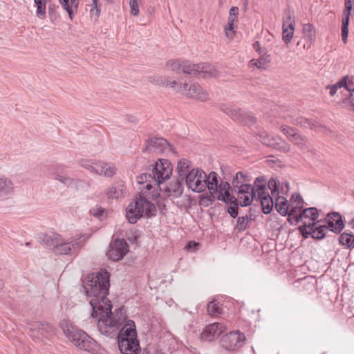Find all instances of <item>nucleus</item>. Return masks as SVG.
<instances>
[{"mask_svg":"<svg viewBox=\"0 0 354 354\" xmlns=\"http://www.w3.org/2000/svg\"><path fill=\"white\" fill-rule=\"evenodd\" d=\"M110 274L106 271L91 273L82 280L80 291H84L87 297H93L90 301L92 307V317H97L99 308L104 302L110 303L107 298L110 288Z\"/></svg>","mask_w":354,"mask_h":354,"instance_id":"obj_1","label":"nucleus"},{"mask_svg":"<svg viewBox=\"0 0 354 354\" xmlns=\"http://www.w3.org/2000/svg\"><path fill=\"white\" fill-rule=\"evenodd\" d=\"M111 302H104L99 308L97 328L101 334L110 337H115L117 331L122 327L127 316L123 307L112 312Z\"/></svg>","mask_w":354,"mask_h":354,"instance_id":"obj_2","label":"nucleus"},{"mask_svg":"<svg viewBox=\"0 0 354 354\" xmlns=\"http://www.w3.org/2000/svg\"><path fill=\"white\" fill-rule=\"evenodd\" d=\"M115 337L117 338L118 348L122 354H138L140 352L136 327L133 320H127L117 331Z\"/></svg>","mask_w":354,"mask_h":354,"instance_id":"obj_3","label":"nucleus"},{"mask_svg":"<svg viewBox=\"0 0 354 354\" xmlns=\"http://www.w3.org/2000/svg\"><path fill=\"white\" fill-rule=\"evenodd\" d=\"M63 330L64 335L76 347L88 352H93L96 350V341L82 329L67 326Z\"/></svg>","mask_w":354,"mask_h":354,"instance_id":"obj_4","label":"nucleus"},{"mask_svg":"<svg viewBox=\"0 0 354 354\" xmlns=\"http://www.w3.org/2000/svg\"><path fill=\"white\" fill-rule=\"evenodd\" d=\"M182 73L194 77H216L218 72L215 67L207 63L194 64L188 60H184Z\"/></svg>","mask_w":354,"mask_h":354,"instance_id":"obj_5","label":"nucleus"},{"mask_svg":"<svg viewBox=\"0 0 354 354\" xmlns=\"http://www.w3.org/2000/svg\"><path fill=\"white\" fill-rule=\"evenodd\" d=\"M86 238L83 235L78 236L76 238H71L70 241H64L60 237L58 244L55 250L57 254H73L79 251L84 245Z\"/></svg>","mask_w":354,"mask_h":354,"instance_id":"obj_6","label":"nucleus"},{"mask_svg":"<svg viewBox=\"0 0 354 354\" xmlns=\"http://www.w3.org/2000/svg\"><path fill=\"white\" fill-rule=\"evenodd\" d=\"M205 172L199 168L192 169L184 177L187 187L194 192L201 193L205 191L204 180Z\"/></svg>","mask_w":354,"mask_h":354,"instance_id":"obj_7","label":"nucleus"},{"mask_svg":"<svg viewBox=\"0 0 354 354\" xmlns=\"http://www.w3.org/2000/svg\"><path fill=\"white\" fill-rule=\"evenodd\" d=\"M81 165L91 172L105 177H112L116 174V168L112 163L82 160Z\"/></svg>","mask_w":354,"mask_h":354,"instance_id":"obj_8","label":"nucleus"},{"mask_svg":"<svg viewBox=\"0 0 354 354\" xmlns=\"http://www.w3.org/2000/svg\"><path fill=\"white\" fill-rule=\"evenodd\" d=\"M152 167V173L156 179V186L160 187L161 183L170 178L173 170L172 165L167 159H159Z\"/></svg>","mask_w":354,"mask_h":354,"instance_id":"obj_9","label":"nucleus"},{"mask_svg":"<svg viewBox=\"0 0 354 354\" xmlns=\"http://www.w3.org/2000/svg\"><path fill=\"white\" fill-rule=\"evenodd\" d=\"M245 335L240 331H232L223 335L221 343L223 348L227 351H234L245 344Z\"/></svg>","mask_w":354,"mask_h":354,"instance_id":"obj_10","label":"nucleus"},{"mask_svg":"<svg viewBox=\"0 0 354 354\" xmlns=\"http://www.w3.org/2000/svg\"><path fill=\"white\" fill-rule=\"evenodd\" d=\"M221 109L233 120L243 124L250 125L256 122V118L252 114L245 112L241 109H235L224 105Z\"/></svg>","mask_w":354,"mask_h":354,"instance_id":"obj_11","label":"nucleus"},{"mask_svg":"<svg viewBox=\"0 0 354 354\" xmlns=\"http://www.w3.org/2000/svg\"><path fill=\"white\" fill-rule=\"evenodd\" d=\"M318 223H325L328 230L337 234H340L345 227L342 215L337 212H330L326 216L317 221Z\"/></svg>","mask_w":354,"mask_h":354,"instance_id":"obj_12","label":"nucleus"},{"mask_svg":"<svg viewBox=\"0 0 354 354\" xmlns=\"http://www.w3.org/2000/svg\"><path fill=\"white\" fill-rule=\"evenodd\" d=\"M128 252L129 245L127 241L123 239H117L111 242L106 255L112 261H118L122 259Z\"/></svg>","mask_w":354,"mask_h":354,"instance_id":"obj_13","label":"nucleus"},{"mask_svg":"<svg viewBox=\"0 0 354 354\" xmlns=\"http://www.w3.org/2000/svg\"><path fill=\"white\" fill-rule=\"evenodd\" d=\"M172 146L163 138L153 137L145 140V146L142 152L163 153L172 151Z\"/></svg>","mask_w":354,"mask_h":354,"instance_id":"obj_14","label":"nucleus"},{"mask_svg":"<svg viewBox=\"0 0 354 354\" xmlns=\"http://www.w3.org/2000/svg\"><path fill=\"white\" fill-rule=\"evenodd\" d=\"M258 140L263 145L272 147L282 152H288L290 150L289 144L280 138L270 136L266 132H259L257 134Z\"/></svg>","mask_w":354,"mask_h":354,"instance_id":"obj_15","label":"nucleus"},{"mask_svg":"<svg viewBox=\"0 0 354 354\" xmlns=\"http://www.w3.org/2000/svg\"><path fill=\"white\" fill-rule=\"evenodd\" d=\"M29 329L32 333V337L39 338V335L44 337L53 336L56 333V328L51 324L46 322H35L29 324Z\"/></svg>","mask_w":354,"mask_h":354,"instance_id":"obj_16","label":"nucleus"},{"mask_svg":"<svg viewBox=\"0 0 354 354\" xmlns=\"http://www.w3.org/2000/svg\"><path fill=\"white\" fill-rule=\"evenodd\" d=\"M144 215V207L138 195L129 203L126 209V217L129 223H136Z\"/></svg>","mask_w":354,"mask_h":354,"instance_id":"obj_17","label":"nucleus"},{"mask_svg":"<svg viewBox=\"0 0 354 354\" xmlns=\"http://www.w3.org/2000/svg\"><path fill=\"white\" fill-rule=\"evenodd\" d=\"M225 330L226 327L222 323L215 322L207 326L201 337L202 339L210 342L218 337Z\"/></svg>","mask_w":354,"mask_h":354,"instance_id":"obj_18","label":"nucleus"},{"mask_svg":"<svg viewBox=\"0 0 354 354\" xmlns=\"http://www.w3.org/2000/svg\"><path fill=\"white\" fill-rule=\"evenodd\" d=\"M183 90H187V95L191 97L196 98L202 102L209 99V95L198 84H193L192 86L186 82L183 84Z\"/></svg>","mask_w":354,"mask_h":354,"instance_id":"obj_19","label":"nucleus"},{"mask_svg":"<svg viewBox=\"0 0 354 354\" xmlns=\"http://www.w3.org/2000/svg\"><path fill=\"white\" fill-rule=\"evenodd\" d=\"M184 179L179 178L174 182H171L169 186H166L164 189L158 187L160 192L165 193L167 197L173 195L175 198L180 197L183 192V186L182 185Z\"/></svg>","mask_w":354,"mask_h":354,"instance_id":"obj_20","label":"nucleus"},{"mask_svg":"<svg viewBox=\"0 0 354 354\" xmlns=\"http://www.w3.org/2000/svg\"><path fill=\"white\" fill-rule=\"evenodd\" d=\"M125 191L126 187L124 183L122 182H117L106 189L105 195L106 198L109 200L118 199L124 196Z\"/></svg>","mask_w":354,"mask_h":354,"instance_id":"obj_21","label":"nucleus"},{"mask_svg":"<svg viewBox=\"0 0 354 354\" xmlns=\"http://www.w3.org/2000/svg\"><path fill=\"white\" fill-rule=\"evenodd\" d=\"M252 196L253 197L260 196L263 194H268L266 192V180L263 176L257 177L254 182L252 185Z\"/></svg>","mask_w":354,"mask_h":354,"instance_id":"obj_22","label":"nucleus"},{"mask_svg":"<svg viewBox=\"0 0 354 354\" xmlns=\"http://www.w3.org/2000/svg\"><path fill=\"white\" fill-rule=\"evenodd\" d=\"M257 201H260L262 211L265 214H270L273 209L274 201L268 193L257 196Z\"/></svg>","mask_w":354,"mask_h":354,"instance_id":"obj_23","label":"nucleus"},{"mask_svg":"<svg viewBox=\"0 0 354 354\" xmlns=\"http://www.w3.org/2000/svg\"><path fill=\"white\" fill-rule=\"evenodd\" d=\"M138 183L139 184L146 183V185L142 187V192H144L145 189L147 191H150L153 187V183L156 185V179L153 175V174H142L138 177Z\"/></svg>","mask_w":354,"mask_h":354,"instance_id":"obj_24","label":"nucleus"},{"mask_svg":"<svg viewBox=\"0 0 354 354\" xmlns=\"http://www.w3.org/2000/svg\"><path fill=\"white\" fill-rule=\"evenodd\" d=\"M39 239L46 247L50 248L55 252L60 239V236L57 234H53L52 236L46 234H42L39 236Z\"/></svg>","mask_w":354,"mask_h":354,"instance_id":"obj_25","label":"nucleus"},{"mask_svg":"<svg viewBox=\"0 0 354 354\" xmlns=\"http://www.w3.org/2000/svg\"><path fill=\"white\" fill-rule=\"evenodd\" d=\"M218 179L219 176L215 171H211L208 175L205 174V178L204 180L205 190L208 188L209 190L216 189L218 190Z\"/></svg>","mask_w":354,"mask_h":354,"instance_id":"obj_26","label":"nucleus"},{"mask_svg":"<svg viewBox=\"0 0 354 354\" xmlns=\"http://www.w3.org/2000/svg\"><path fill=\"white\" fill-rule=\"evenodd\" d=\"M138 196L142 201V205L144 207V214L147 218L156 216L157 209L153 203L149 201L142 193H138Z\"/></svg>","mask_w":354,"mask_h":354,"instance_id":"obj_27","label":"nucleus"},{"mask_svg":"<svg viewBox=\"0 0 354 354\" xmlns=\"http://www.w3.org/2000/svg\"><path fill=\"white\" fill-rule=\"evenodd\" d=\"M317 223H311V238L314 239H322L325 237L326 232L328 229V226L324 225H318Z\"/></svg>","mask_w":354,"mask_h":354,"instance_id":"obj_28","label":"nucleus"},{"mask_svg":"<svg viewBox=\"0 0 354 354\" xmlns=\"http://www.w3.org/2000/svg\"><path fill=\"white\" fill-rule=\"evenodd\" d=\"M13 192L12 182L7 178L0 177V196L11 194Z\"/></svg>","mask_w":354,"mask_h":354,"instance_id":"obj_29","label":"nucleus"},{"mask_svg":"<svg viewBox=\"0 0 354 354\" xmlns=\"http://www.w3.org/2000/svg\"><path fill=\"white\" fill-rule=\"evenodd\" d=\"M288 201L283 196H278L276 198L275 208L282 216H286L290 210Z\"/></svg>","mask_w":354,"mask_h":354,"instance_id":"obj_30","label":"nucleus"},{"mask_svg":"<svg viewBox=\"0 0 354 354\" xmlns=\"http://www.w3.org/2000/svg\"><path fill=\"white\" fill-rule=\"evenodd\" d=\"M251 180L252 178L247 172L238 171L232 180L233 189H236L238 185L250 183Z\"/></svg>","mask_w":354,"mask_h":354,"instance_id":"obj_31","label":"nucleus"},{"mask_svg":"<svg viewBox=\"0 0 354 354\" xmlns=\"http://www.w3.org/2000/svg\"><path fill=\"white\" fill-rule=\"evenodd\" d=\"M348 78V76H344L339 81L336 82L335 84H334L333 85L327 86L326 88L330 90V95L331 96H333L337 93L338 88L344 87L346 89H347L348 91H349L351 92V95H353L352 91L354 92V89L351 90L348 88V85H347Z\"/></svg>","mask_w":354,"mask_h":354,"instance_id":"obj_32","label":"nucleus"},{"mask_svg":"<svg viewBox=\"0 0 354 354\" xmlns=\"http://www.w3.org/2000/svg\"><path fill=\"white\" fill-rule=\"evenodd\" d=\"M339 243L346 248H354V234L352 233L343 232L338 238Z\"/></svg>","mask_w":354,"mask_h":354,"instance_id":"obj_33","label":"nucleus"},{"mask_svg":"<svg viewBox=\"0 0 354 354\" xmlns=\"http://www.w3.org/2000/svg\"><path fill=\"white\" fill-rule=\"evenodd\" d=\"M308 212H310V207L304 209L302 214L301 212L297 214V212H299L298 211L294 210V209H290V210L288 211V214H287L288 215V221L292 225H296L300 221V220L304 216H307L306 214Z\"/></svg>","mask_w":354,"mask_h":354,"instance_id":"obj_34","label":"nucleus"},{"mask_svg":"<svg viewBox=\"0 0 354 354\" xmlns=\"http://www.w3.org/2000/svg\"><path fill=\"white\" fill-rule=\"evenodd\" d=\"M190 162L186 159H182L178 162L177 171L179 178L184 179V177L187 175V173H189L191 171Z\"/></svg>","mask_w":354,"mask_h":354,"instance_id":"obj_35","label":"nucleus"},{"mask_svg":"<svg viewBox=\"0 0 354 354\" xmlns=\"http://www.w3.org/2000/svg\"><path fill=\"white\" fill-rule=\"evenodd\" d=\"M207 311L209 315L216 317L222 314L223 309L220 303L213 299L208 302Z\"/></svg>","mask_w":354,"mask_h":354,"instance_id":"obj_36","label":"nucleus"},{"mask_svg":"<svg viewBox=\"0 0 354 354\" xmlns=\"http://www.w3.org/2000/svg\"><path fill=\"white\" fill-rule=\"evenodd\" d=\"M271 62L270 55L259 56L258 59H252L250 61L251 66H254L257 68L264 69L266 66Z\"/></svg>","mask_w":354,"mask_h":354,"instance_id":"obj_37","label":"nucleus"},{"mask_svg":"<svg viewBox=\"0 0 354 354\" xmlns=\"http://www.w3.org/2000/svg\"><path fill=\"white\" fill-rule=\"evenodd\" d=\"M51 0H34L37 7L36 16L40 19L46 17V3Z\"/></svg>","mask_w":354,"mask_h":354,"instance_id":"obj_38","label":"nucleus"},{"mask_svg":"<svg viewBox=\"0 0 354 354\" xmlns=\"http://www.w3.org/2000/svg\"><path fill=\"white\" fill-rule=\"evenodd\" d=\"M291 207L294 210L298 211L299 212H302L304 207V201L302 197L299 194H294L290 199Z\"/></svg>","mask_w":354,"mask_h":354,"instance_id":"obj_39","label":"nucleus"},{"mask_svg":"<svg viewBox=\"0 0 354 354\" xmlns=\"http://www.w3.org/2000/svg\"><path fill=\"white\" fill-rule=\"evenodd\" d=\"M228 204L229 205L227 208V212L232 218H236L239 214V206H240L238 198L233 199V201L229 202Z\"/></svg>","mask_w":354,"mask_h":354,"instance_id":"obj_40","label":"nucleus"},{"mask_svg":"<svg viewBox=\"0 0 354 354\" xmlns=\"http://www.w3.org/2000/svg\"><path fill=\"white\" fill-rule=\"evenodd\" d=\"M349 19L350 17H342V30H341V36L342 40L344 44H346L348 41V24H349Z\"/></svg>","mask_w":354,"mask_h":354,"instance_id":"obj_41","label":"nucleus"},{"mask_svg":"<svg viewBox=\"0 0 354 354\" xmlns=\"http://www.w3.org/2000/svg\"><path fill=\"white\" fill-rule=\"evenodd\" d=\"M294 30L295 27L292 26V24L288 26L283 24V39L285 43L288 44L290 41L293 36Z\"/></svg>","mask_w":354,"mask_h":354,"instance_id":"obj_42","label":"nucleus"},{"mask_svg":"<svg viewBox=\"0 0 354 354\" xmlns=\"http://www.w3.org/2000/svg\"><path fill=\"white\" fill-rule=\"evenodd\" d=\"M249 220H252V216H248V215L244 216H240L237 218V224L236 229L239 232H243L246 230L248 225Z\"/></svg>","mask_w":354,"mask_h":354,"instance_id":"obj_43","label":"nucleus"},{"mask_svg":"<svg viewBox=\"0 0 354 354\" xmlns=\"http://www.w3.org/2000/svg\"><path fill=\"white\" fill-rule=\"evenodd\" d=\"M252 185L250 183L238 185V187L236 189H233L238 196L252 194Z\"/></svg>","mask_w":354,"mask_h":354,"instance_id":"obj_44","label":"nucleus"},{"mask_svg":"<svg viewBox=\"0 0 354 354\" xmlns=\"http://www.w3.org/2000/svg\"><path fill=\"white\" fill-rule=\"evenodd\" d=\"M241 207H247L252 204L254 200L257 201V196L253 197L252 194H245L238 196Z\"/></svg>","mask_w":354,"mask_h":354,"instance_id":"obj_45","label":"nucleus"},{"mask_svg":"<svg viewBox=\"0 0 354 354\" xmlns=\"http://www.w3.org/2000/svg\"><path fill=\"white\" fill-rule=\"evenodd\" d=\"M241 207H247L252 204L254 200L257 201V196L253 197L252 194H245L238 196Z\"/></svg>","mask_w":354,"mask_h":354,"instance_id":"obj_46","label":"nucleus"},{"mask_svg":"<svg viewBox=\"0 0 354 354\" xmlns=\"http://www.w3.org/2000/svg\"><path fill=\"white\" fill-rule=\"evenodd\" d=\"M149 81L151 83H154L158 85L169 86L168 82H170V77H165V76L155 75V76L149 77Z\"/></svg>","mask_w":354,"mask_h":354,"instance_id":"obj_47","label":"nucleus"},{"mask_svg":"<svg viewBox=\"0 0 354 354\" xmlns=\"http://www.w3.org/2000/svg\"><path fill=\"white\" fill-rule=\"evenodd\" d=\"M184 60L176 59V60H169L167 63L171 71H176L177 73H182V68Z\"/></svg>","mask_w":354,"mask_h":354,"instance_id":"obj_48","label":"nucleus"},{"mask_svg":"<svg viewBox=\"0 0 354 354\" xmlns=\"http://www.w3.org/2000/svg\"><path fill=\"white\" fill-rule=\"evenodd\" d=\"M234 198H236L231 194L230 192H218L216 196L218 201H222L225 204H228L229 202Z\"/></svg>","mask_w":354,"mask_h":354,"instance_id":"obj_49","label":"nucleus"},{"mask_svg":"<svg viewBox=\"0 0 354 354\" xmlns=\"http://www.w3.org/2000/svg\"><path fill=\"white\" fill-rule=\"evenodd\" d=\"M59 3L62 6V8L67 12L70 19L73 20L74 15L76 12L74 9V7L71 3V1H69V0H66L64 1L59 2Z\"/></svg>","mask_w":354,"mask_h":354,"instance_id":"obj_50","label":"nucleus"},{"mask_svg":"<svg viewBox=\"0 0 354 354\" xmlns=\"http://www.w3.org/2000/svg\"><path fill=\"white\" fill-rule=\"evenodd\" d=\"M59 6L57 5H55V3H50L48 5V16L51 21V22L54 23L57 18L59 17V14L57 13V8Z\"/></svg>","mask_w":354,"mask_h":354,"instance_id":"obj_51","label":"nucleus"},{"mask_svg":"<svg viewBox=\"0 0 354 354\" xmlns=\"http://www.w3.org/2000/svg\"><path fill=\"white\" fill-rule=\"evenodd\" d=\"M324 216H326V215L321 209L311 207V221H313V223L315 222L319 223L317 221L320 220V218H324Z\"/></svg>","mask_w":354,"mask_h":354,"instance_id":"obj_52","label":"nucleus"},{"mask_svg":"<svg viewBox=\"0 0 354 354\" xmlns=\"http://www.w3.org/2000/svg\"><path fill=\"white\" fill-rule=\"evenodd\" d=\"M91 6L93 8L90 11L91 15L98 18L101 12V4L99 3V0H92Z\"/></svg>","mask_w":354,"mask_h":354,"instance_id":"obj_53","label":"nucleus"},{"mask_svg":"<svg viewBox=\"0 0 354 354\" xmlns=\"http://www.w3.org/2000/svg\"><path fill=\"white\" fill-rule=\"evenodd\" d=\"M279 182L272 178L268 180V187L270 189L272 195L279 194Z\"/></svg>","mask_w":354,"mask_h":354,"instance_id":"obj_54","label":"nucleus"},{"mask_svg":"<svg viewBox=\"0 0 354 354\" xmlns=\"http://www.w3.org/2000/svg\"><path fill=\"white\" fill-rule=\"evenodd\" d=\"M310 283V281L308 276H306L302 278H299L294 282L295 286L297 288L301 286L303 287L304 289H308L306 286Z\"/></svg>","mask_w":354,"mask_h":354,"instance_id":"obj_55","label":"nucleus"},{"mask_svg":"<svg viewBox=\"0 0 354 354\" xmlns=\"http://www.w3.org/2000/svg\"><path fill=\"white\" fill-rule=\"evenodd\" d=\"M354 5V0H345L344 9L342 12V17H350L351 11Z\"/></svg>","mask_w":354,"mask_h":354,"instance_id":"obj_56","label":"nucleus"},{"mask_svg":"<svg viewBox=\"0 0 354 354\" xmlns=\"http://www.w3.org/2000/svg\"><path fill=\"white\" fill-rule=\"evenodd\" d=\"M218 190L211 189L209 190V194L201 196V201L207 200L209 204H212L215 201V195L218 194Z\"/></svg>","mask_w":354,"mask_h":354,"instance_id":"obj_57","label":"nucleus"},{"mask_svg":"<svg viewBox=\"0 0 354 354\" xmlns=\"http://www.w3.org/2000/svg\"><path fill=\"white\" fill-rule=\"evenodd\" d=\"M292 24V26L295 27V19L293 16V12L290 10H288L285 13V16L283 17V24H286V26H288V24Z\"/></svg>","mask_w":354,"mask_h":354,"instance_id":"obj_58","label":"nucleus"},{"mask_svg":"<svg viewBox=\"0 0 354 354\" xmlns=\"http://www.w3.org/2000/svg\"><path fill=\"white\" fill-rule=\"evenodd\" d=\"M281 131L288 137H295L297 136L296 129L288 126H281Z\"/></svg>","mask_w":354,"mask_h":354,"instance_id":"obj_59","label":"nucleus"},{"mask_svg":"<svg viewBox=\"0 0 354 354\" xmlns=\"http://www.w3.org/2000/svg\"><path fill=\"white\" fill-rule=\"evenodd\" d=\"M131 14L133 16H138L139 14V7L136 0H130Z\"/></svg>","mask_w":354,"mask_h":354,"instance_id":"obj_60","label":"nucleus"},{"mask_svg":"<svg viewBox=\"0 0 354 354\" xmlns=\"http://www.w3.org/2000/svg\"><path fill=\"white\" fill-rule=\"evenodd\" d=\"M307 227H310V223L307 224L305 223L303 226H300L298 228L301 235L304 237V239H307L310 235V231L307 230Z\"/></svg>","mask_w":354,"mask_h":354,"instance_id":"obj_61","label":"nucleus"},{"mask_svg":"<svg viewBox=\"0 0 354 354\" xmlns=\"http://www.w3.org/2000/svg\"><path fill=\"white\" fill-rule=\"evenodd\" d=\"M233 191V187L227 182H221L218 186V192H230Z\"/></svg>","mask_w":354,"mask_h":354,"instance_id":"obj_62","label":"nucleus"},{"mask_svg":"<svg viewBox=\"0 0 354 354\" xmlns=\"http://www.w3.org/2000/svg\"><path fill=\"white\" fill-rule=\"evenodd\" d=\"M236 21L235 17H229L228 22L225 26L226 33L227 31H233L234 29V22Z\"/></svg>","mask_w":354,"mask_h":354,"instance_id":"obj_63","label":"nucleus"},{"mask_svg":"<svg viewBox=\"0 0 354 354\" xmlns=\"http://www.w3.org/2000/svg\"><path fill=\"white\" fill-rule=\"evenodd\" d=\"M343 102H344V104H346V108L348 110L354 111V99L353 98L344 99Z\"/></svg>","mask_w":354,"mask_h":354,"instance_id":"obj_64","label":"nucleus"}]
</instances>
